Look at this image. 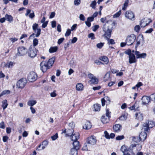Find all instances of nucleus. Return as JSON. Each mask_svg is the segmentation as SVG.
<instances>
[{
  "instance_id": "f257e3e1",
  "label": "nucleus",
  "mask_w": 155,
  "mask_h": 155,
  "mask_svg": "<svg viewBox=\"0 0 155 155\" xmlns=\"http://www.w3.org/2000/svg\"><path fill=\"white\" fill-rule=\"evenodd\" d=\"M115 24V22L111 20L107 21L103 25L102 29L104 33L103 36L107 39H109L111 36V33Z\"/></svg>"
},
{
  "instance_id": "f03ea898",
  "label": "nucleus",
  "mask_w": 155,
  "mask_h": 155,
  "mask_svg": "<svg viewBox=\"0 0 155 155\" xmlns=\"http://www.w3.org/2000/svg\"><path fill=\"white\" fill-rule=\"evenodd\" d=\"M96 138L94 136H91L87 138L86 142L85 143L82 148V150L87 151L89 150L93 145H94L96 143Z\"/></svg>"
},
{
  "instance_id": "7ed1b4c3",
  "label": "nucleus",
  "mask_w": 155,
  "mask_h": 155,
  "mask_svg": "<svg viewBox=\"0 0 155 155\" xmlns=\"http://www.w3.org/2000/svg\"><path fill=\"white\" fill-rule=\"evenodd\" d=\"M136 38V36L134 34L128 36L126 40L127 45H132L135 41Z\"/></svg>"
},
{
  "instance_id": "20e7f679",
  "label": "nucleus",
  "mask_w": 155,
  "mask_h": 155,
  "mask_svg": "<svg viewBox=\"0 0 155 155\" xmlns=\"http://www.w3.org/2000/svg\"><path fill=\"white\" fill-rule=\"evenodd\" d=\"M40 67L41 70L43 72H45L48 69L51 68L47 62L44 61H43L41 63Z\"/></svg>"
},
{
  "instance_id": "39448f33",
  "label": "nucleus",
  "mask_w": 155,
  "mask_h": 155,
  "mask_svg": "<svg viewBox=\"0 0 155 155\" xmlns=\"http://www.w3.org/2000/svg\"><path fill=\"white\" fill-rule=\"evenodd\" d=\"M37 74L34 71H31L28 74L27 78L29 81L33 82L37 80Z\"/></svg>"
},
{
  "instance_id": "423d86ee",
  "label": "nucleus",
  "mask_w": 155,
  "mask_h": 155,
  "mask_svg": "<svg viewBox=\"0 0 155 155\" xmlns=\"http://www.w3.org/2000/svg\"><path fill=\"white\" fill-rule=\"evenodd\" d=\"M88 78L91 80L88 81L90 84H96L98 83V80L97 78L94 76L92 74H89L88 75Z\"/></svg>"
},
{
  "instance_id": "0eeeda50",
  "label": "nucleus",
  "mask_w": 155,
  "mask_h": 155,
  "mask_svg": "<svg viewBox=\"0 0 155 155\" xmlns=\"http://www.w3.org/2000/svg\"><path fill=\"white\" fill-rule=\"evenodd\" d=\"M18 52L16 56H23L27 52V49L24 47L21 46L18 48Z\"/></svg>"
},
{
  "instance_id": "6e6552de",
  "label": "nucleus",
  "mask_w": 155,
  "mask_h": 155,
  "mask_svg": "<svg viewBox=\"0 0 155 155\" xmlns=\"http://www.w3.org/2000/svg\"><path fill=\"white\" fill-rule=\"evenodd\" d=\"M27 81L25 78H22L19 80L17 82V87L19 88H23L25 86Z\"/></svg>"
},
{
  "instance_id": "1a4fd4ad",
  "label": "nucleus",
  "mask_w": 155,
  "mask_h": 155,
  "mask_svg": "<svg viewBox=\"0 0 155 155\" xmlns=\"http://www.w3.org/2000/svg\"><path fill=\"white\" fill-rule=\"evenodd\" d=\"M38 51L35 48H30L28 51V56L31 58L35 57L37 55Z\"/></svg>"
},
{
  "instance_id": "9d476101",
  "label": "nucleus",
  "mask_w": 155,
  "mask_h": 155,
  "mask_svg": "<svg viewBox=\"0 0 155 155\" xmlns=\"http://www.w3.org/2000/svg\"><path fill=\"white\" fill-rule=\"evenodd\" d=\"M125 16L127 18L131 20H134L135 17L134 14L131 11H127L125 13Z\"/></svg>"
},
{
  "instance_id": "9b49d317",
  "label": "nucleus",
  "mask_w": 155,
  "mask_h": 155,
  "mask_svg": "<svg viewBox=\"0 0 155 155\" xmlns=\"http://www.w3.org/2000/svg\"><path fill=\"white\" fill-rule=\"evenodd\" d=\"M150 96L149 97L146 96H143L141 98L142 104L143 105L148 104L150 102Z\"/></svg>"
},
{
  "instance_id": "f8f14e48",
  "label": "nucleus",
  "mask_w": 155,
  "mask_h": 155,
  "mask_svg": "<svg viewBox=\"0 0 155 155\" xmlns=\"http://www.w3.org/2000/svg\"><path fill=\"white\" fill-rule=\"evenodd\" d=\"M137 45L140 44L143 45L144 42V40L142 35H139L138 36L137 39Z\"/></svg>"
},
{
  "instance_id": "ddd939ff",
  "label": "nucleus",
  "mask_w": 155,
  "mask_h": 155,
  "mask_svg": "<svg viewBox=\"0 0 155 155\" xmlns=\"http://www.w3.org/2000/svg\"><path fill=\"white\" fill-rule=\"evenodd\" d=\"M135 54L136 55V57L137 58H145L147 56V54L146 53H143L141 54L139 51H136L135 52Z\"/></svg>"
},
{
  "instance_id": "4468645a",
  "label": "nucleus",
  "mask_w": 155,
  "mask_h": 155,
  "mask_svg": "<svg viewBox=\"0 0 155 155\" xmlns=\"http://www.w3.org/2000/svg\"><path fill=\"white\" fill-rule=\"evenodd\" d=\"M141 141H144L147 138V134L146 132L142 131L139 136Z\"/></svg>"
},
{
  "instance_id": "2eb2a0df",
  "label": "nucleus",
  "mask_w": 155,
  "mask_h": 155,
  "mask_svg": "<svg viewBox=\"0 0 155 155\" xmlns=\"http://www.w3.org/2000/svg\"><path fill=\"white\" fill-rule=\"evenodd\" d=\"M31 10L30 9H28L27 10L26 13L25 14L26 16H28V15L29 17L31 18H32L35 17V14L33 11H32V12H31Z\"/></svg>"
},
{
  "instance_id": "dca6fc26",
  "label": "nucleus",
  "mask_w": 155,
  "mask_h": 155,
  "mask_svg": "<svg viewBox=\"0 0 155 155\" xmlns=\"http://www.w3.org/2000/svg\"><path fill=\"white\" fill-rule=\"evenodd\" d=\"M71 136V140L73 141H77V140L79 138V134L78 132H76Z\"/></svg>"
},
{
  "instance_id": "f3484780",
  "label": "nucleus",
  "mask_w": 155,
  "mask_h": 155,
  "mask_svg": "<svg viewBox=\"0 0 155 155\" xmlns=\"http://www.w3.org/2000/svg\"><path fill=\"white\" fill-rule=\"evenodd\" d=\"M137 61L135 56L134 54L129 56V62L130 64L135 63Z\"/></svg>"
},
{
  "instance_id": "a211bd4d",
  "label": "nucleus",
  "mask_w": 155,
  "mask_h": 155,
  "mask_svg": "<svg viewBox=\"0 0 155 155\" xmlns=\"http://www.w3.org/2000/svg\"><path fill=\"white\" fill-rule=\"evenodd\" d=\"M91 127V123L89 121L85 122L83 125V128L86 130L90 129Z\"/></svg>"
},
{
  "instance_id": "6ab92c4d",
  "label": "nucleus",
  "mask_w": 155,
  "mask_h": 155,
  "mask_svg": "<svg viewBox=\"0 0 155 155\" xmlns=\"http://www.w3.org/2000/svg\"><path fill=\"white\" fill-rule=\"evenodd\" d=\"M73 144L74 147L73 148L75 149L78 150L80 149L81 146L78 141H73Z\"/></svg>"
},
{
  "instance_id": "aec40b11",
  "label": "nucleus",
  "mask_w": 155,
  "mask_h": 155,
  "mask_svg": "<svg viewBox=\"0 0 155 155\" xmlns=\"http://www.w3.org/2000/svg\"><path fill=\"white\" fill-rule=\"evenodd\" d=\"M121 126L120 124H116L113 126V129L115 132H118L120 131Z\"/></svg>"
},
{
  "instance_id": "412c9836",
  "label": "nucleus",
  "mask_w": 155,
  "mask_h": 155,
  "mask_svg": "<svg viewBox=\"0 0 155 155\" xmlns=\"http://www.w3.org/2000/svg\"><path fill=\"white\" fill-rule=\"evenodd\" d=\"M41 30L40 28H37L36 29V32H35L36 33V34L35 35V34L33 33L31 34L30 36V38H31L32 37H34L35 35V37H38L41 34Z\"/></svg>"
},
{
  "instance_id": "4be33fe9",
  "label": "nucleus",
  "mask_w": 155,
  "mask_h": 155,
  "mask_svg": "<svg viewBox=\"0 0 155 155\" xmlns=\"http://www.w3.org/2000/svg\"><path fill=\"white\" fill-rule=\"evenodd\" d=\"M55 59V57H53L51 58L48 61V62H47V63L48 64V65H50V67H51L52 66L54 62Z\"/></svg>"
},
{
  "instance_id": "5701e85b",
  "label": "nucleus",
  "mask_w": 155,
  "mask_h": 155,
  "mask_svg": "<svg viewBox=\"0 0 155 155\" xmlns=\"http://www.w3.org/2000/svg\"><path fill=\"white\" fill-rule=\"evenodd\" d=\"M136 118L140 121H142L143 119V115L140 113H137L135 114Z\"/></svg>"
},
{
  "instance_id": "b1692460",
  "label": "nucleus",
  "mask_w": 155,
  "mask_h": 155,
  "mask_svg": "<svg viewBox=\"0 0 155 155\" xmlns=\"http://www.w3.org/2000/svg\"><path fill=\"white\" fill-rule=\"evenodd\" d=\"M5 17L6 19H7V20L10 23H11L13 21V18L11 15H8L7 14H6L5 15Z\"/></svg>"
},
{
  "instance_id": "393cba45",
  "label": "nucleus",
  "mask_w": 155,
  "mask_h": 155,
  "mask_svg": "<svg viewBox=\"0 0 155 155\" xmlns=\"http://www.w3.org/2000/svg\"><path fill=\"white\" fill-rule=\"evenodd\" d=\"M150 127L148 126L147 124L146 123H144L143 125V126L142 128L143 130H144L143 132H146L150 130Z\"/></svg>"
},
{
  "instance_id": "a878e982",
  "label": "nucleus",
  "mask_w": 155,
  "mask_h": 155,
  "mask_svg": "<svg viewBox=\"0 0 155 155\" xmlns=\"http://www.w3.org/2000/svg\"><path fill=\"white\" fill-rule=\"evenodd\" d=\"M74 132V130L73 129H70L68 128L67 130V134H66L65 137H68L69 136H71L73 134Z\"/></svg>"
},
{
  "instance_id": "bb28decb",
  "label": "nucleus",
  "mask_w": 155,
  "mask_h": 155,
  "mask_svg": "<svg viewBox=\"0 0 155 155\" xmlns=\"http://www.w3.org/2000/svg\"><path fill=\"white\" fill-rule=\"evenodd\" d=\"M37 101H36L31 100L28 102L27 104L28 106L31 107H32V106L35 105Z\"/></svg>"
},
{
  "instance_id": "cd10ccee",
  "label": "nucleus",
  "mask_w": 155,
  "mask_h": 155,
  "mask_svg": "<svg viewBox=\"0 0 155 155\" xmlns=\"http://www.w3.org/2000/svg\"><path fill=\"white\" fill-rule=\"evenodd\" d=\"M100 59L104 62L105 64H107L109 62L108 59L106 56H103L101 57Z\"/></svg>"
},
{
  "instance_id": "c85d7f7f",
  "label": "nucleus",
  "mask_w": 155,
  "mask_h": 155,
  "mask_svg": "<svg viewBox=\"0 0 155 155\" xmlns=\"http://www.w3.org/2000/svg\"><path fill=\"white\" fill-rule=\"evenodd\" d=\"M76 88L77 90L78 91H82L83 90V86L81 83H78L76 86Z\"/></svg>"
},
{
  "instance_id": "c756f323",
  "label": "nucleus",
  "mask_w": 155,
  "mask_h": 155,
  "mask_svg": "<svg viewBox=\"0 0 155 155\" xmlns=\"http://www.w3.org/2000/svg\"><path fill=\"white\" fill-rule=\"evenodd\" d=\"M110 73L109 71L107 73L104 78V81L105 82L108 80L110 77Z\"/></svg>"
},
{
  "instance_id": "7c9ffc66",
  "label": "nucleus",
  "mask_w": 155,
  "mask_h": 155,
  "mask_svg": "<svg viewBox=\"0 0 155 155\" xmlns=\"http://www.w3.org/2000/svg\"><path fill=\"white\" fill-rule=\"evenodd\" d=\"M146 123L147 124V125L150 128H152L155 126V122L152 120L149 121L148 122Z\"/></svg>"
},
{
  "instance_id": "2f4dec72",
  "label": "nucleus",
  "mask_w": 155,
  "mask_h": 155,
  "mask_svg": "<svg viewBox=\"0 0 155 155\" xmlns=\"http://www.w3.org/2000/svg\"><path fill=\"white\" fill-rule=\"evenodd\" d=\"M58 48L57 46L51 47L49 50V51L50 53H54L56 52L58 50Z\"/></svg>"
},
{
  "instance_id": "473e14b6",
  "label": "nucleus",
  "mask_w": 155,
  "mask_h": 155,
  "mask_svg": "<svg viewBox=\"0 0 155 155\" xmlns=\"http://www.w3.org/2000/svg\"><path fill=\"white\" fill-rule=\"evenodd\" d=\"M78 150L74 148H71L70 152V155H77Z\"/></svg>"
},
{
  "instance_id": "72a5a7b5",
  "label": "nucleus",
  "mask_w": 155,
  "mask_h": 155,
  "mask_svg": "<svg viewBox=\"0 0 155 155\" xmlns=\"http://www.w3.org/2000/svg\"><path fill=\"white\" fill-rule=\"evenodd\" d=\"M109 118H105V116H102L101 118V120L102 122L104 124L107 123L109 120Z\"/></svg>"
},
{
  "instance_id": "f704fd0d",
  "label": "nucleus",
  "mask_w": 155,
  "mask_h": 155,
  "mask_svg": "<svg viewBox=\"0 0 155 155\" xmlns=\"http://www.w3.org/2000/svg\"><path fill=\"white\" fill-rule=\"evenodd\" d=\"M2 107L3 108V110H4L7 107L8 104H7V101L6 100H4L2 101Z\"/></svg>"
},
{
  "instance_id": "c9c22d12",
  "label": "nucleus",
  "mask_w": 155,
  "mask_h": 155,
  "mask_svg": "<svg viewBox=\"0 0 155 155\" xmlns=\"http://www.w3.org/2000/svg\"><path fill=\"white\" fill-rule=\"evenodd\" d=\"M13 63L12 62H8L5 65V66L6 67L8 68H11L13 66Z\"/></svg>"
},
{
  "instance_id": "e433bc0d",
  "label": "nucleus",
  "mask_w": 155,
  "mask_h": 155,
  "mask_svg": "<svg viewBox=\"0 0 155 155\" xmlns=\"http://www.w3.org/2000/svg\"><path fill=\"white\" fill-rule=\"evenodd\" d=\"M132 140L134 142L136 143H138L141 141L140 139L138 137H133Z\"/></svg>"
},
{
  "instance_id": "4c0bfd02",
  "label": "nucleus",
  "mask_w": 155,
  "mask_h": 155,
  "mask_svg": "<svg viewBox=\"0 0 155 155\" xmlns=\"http://www.w3.org/2000/svg\"><path fill=\"white\" fill-rule=\"evenodd\" d=\"M94 108L95 111H99L101 108V106L98 104L94 105Z\"/></svg>"
},
{
  "instance_id": "58836bf2",
  "label": "nucleus",
  "mask_w": 155,
  "mask_h": 155,
  "mask_svg": "<svg viewBox=\"0 0 155 155\" xmlns=\"http://www.w3.org/2000/svg\"><path fill=\"white\" fill-rule=\"evenodd\" d=\"M48 142L46 141H44L42 143V149H45L48 145Z\"/></svg>"
},
{
  "instance_id": "ea45409f",
  "label": "nucleus",
  "mask_w": 155,
  "mask_h": 155,
  "mask_svg": "<svg viewBox=\"0 0 155 155\" xmlns=\"http://www.w3.org/2000/svg\"><path fill=\"white\" fill-rule=\"evenodd\" d=\"M97 3L95 1H94L92 2L91 3L90 5V6L93 9H95V6L96 5Z\"/></svg>"
},
{
  "instance_id": "a19ab883",
  "label": "nucleus",
  "mask_w": 155,
  "mask_h": 155,
  "mask_svg": "<svg viewBox=\"0 0 155 155\" xmlns=\"http://www.w3.org/2000/svg\"><path fill=\"white\" fill-rule=\"evenodd\" d=\"M120 150L123 153L127 152V148L125 145L122 146Z\"/></svg>"
},
{
  "instance_id": "79ce46f5",
  "label": "nucleus",
  "mask_w": 155,
  "mask_h": 155,
  "mask_svg": "<svg viewBox=\"0 0 155 155\" xmlns=\"http://www.w3.org/2000/svg\"><path fill=\"white\" fill-rule=\"evenodd\" d=\"M38 25L36 23H35L32 26V29L35 32H36V29L38 27Z\"/></svg>"
},
{
  "instance_id": "37998d69",
  "label": "nucleus",
  "mask_w": 155,
  "mask_h": 155,
  "mask_svg": "<svg viewBox=\"0 0 155 155\" xmlns=\"http://www.w3.org/2000/svg\"><path fill=\"white\" fill-rule=\"evenodd\" d=\"M121 14L120 10L119 11L113 15L114 18H116L119 17Z\"/></svg>"
},
{
  "instance_id": "c03bdc74",
  "label": "nucleus",
  "mask_w": 155,
  "mask_h": 155,
  "mask_svg": "<svg viewBox=\"0 0 155 155\" xmlns=\"http://www.w3.org/2000/svg\"><path fill=\"white\" fill-rule=\"evenodd\" d=\"M38 44V40L37 38H34L33 40V45L34 46H36Z\"/></svg>"
},
{
  "instance_id": "a18cd8bd",
  "label": "nucleus",
  "mask_w": 155,
  "mask_h": 155,
  "mask_svg": "<svg viewBox=\"0 0 155 155\" xmlns=\"http://www.w3.org/2000/svg\"><path fill=\"white\" fill-rule=\"evenodd\" d=\"M10 93V91L9 90H5L3 91L2 93L3 95H5L6 94H8Z\"/></svg>"
},
{
  "instance_id": "49530a36",
  "label": "nucleus",
  "mask_w": 155,
  "mask_h": 155,
  "mask_svg": "<svg viewBox=\"0 0 155 155\" xmlns=\"http://www.w3.org/2000/svg\"><path fill=\"white\" fill-rule=\"evenodd\" d=\"M138 108V107H136L135 104H134V105L132 106L131 107H129L130 109L131 110H137Z\"/></svg>"
},
{
  "instance_id": "de8ad7c7",
  "label": "nucleus",
  "mask_w": 155,
  "mask_h": 155,
  "mask_svg": "<svg viewBox=\"0 0 155 155\" xmlns=\"http://www.w3.org/2000/svg\"><path fill=\"white\" fill-rule=\"evenodd\" d=\"M104 44V43H98L97 45V48L101 49L103 46Z\"/></svg>"
},
{
  "instance_id": "09e8293b",
  "label": "nucleus",
  "mask_w": 155,
  "mask_h": 155,
  "mask_svg": "<svg viewBox=\"0 0 155 155\" xmlns=\"http://www.w3.org/2000/svg\"><path fill=\"white\" fill-rule=\"evenodd\" d=\"M99 28V26L98 25H95L92 27V30L94 31H96Z\"/></svg>"
},
{
  "instance_id": "8fccbe9b",
  "label": "nucleus",
  "mask_w": 155,
  "mask_h": 155,
  "mask_svg": "<svg viewBox=\"0 0 155 155\" xmlns=\"http://www.w3.org/2000/svg\"><path fill=\"white\" fill-rule=\"evenodd\" d=\"M68 126L69 127L71 128V129H73L75 126L74 123L73 122H71L69 124Z\"/></svg>"
},
{
  "instance_id": "3c124183",
  "label": "nucleus",
  "mask_w": 155,
  "mask_h": 155,
  "mask_svg": "<svg viewBox=\"0 0 155 155\" xmlns=\"http://www.w3.org/2000/svg\"><path fill=\"white\" fill-rule=\"evenodd\" d=\"M88 37L89 38H91L92 39H95L94 35L93 33H91L88 35Z\"/></svg>"
},
{
  "instance_id": "603ef678",
  "label": "nucleus",
  "mask_w": 155,
  "mask_h": 155,
  "mask_svg": "<svg viewBox=\"0 0 155 155\" xmlns=\"http://www.w3.org/2000/svg\"><path fill=\"white\" fill-rule=\"evenodd\" d=\"M71 30L70 29H68L65 34V36L66 37L69 36L71 34Z\"/></svg>"
},
{
  "instance_id": "864d4df0",
  "label": "nucleus",
  "mask_w": 155,
  "mask_h": 155,
  "mask_svg": "<svg viewBox=\"0 0 155 155\" xmlns=\"http://www.w3.org/2000/svg\"><path fill=\"white\" fill-rule=\"evenodd\" d=\"M57 133H56L54 135L51 137V138L53 140H54L58 138Z\"/></svg>"
},
{
  "instance_id": "5fc2aeb1",
  "label": "nucleus",
  "mask_w": 155,
  "mask_h": 155,
  "mask_svg": "<svg viewBox=\"0 0 155 155\" xmlns=\"http://www.w3.org/2000/svg\"><path fill=\"white\" fill-rule=\"evenodd\" d=\"M140 28L139 25H136L134 28V30L136 32H138L140 29Z\"/></svg>"
},
{
  "instance_id": "6e6d98bb",
  "label": "nucleus",
  "mask_w": 155,
  "mask_h": 155,
  "mask_svg": "<svg viewBox=\"0 0 155 155\" xmlns=\"http://www.w3.org/2000/svg\"><path fill=\"white\" fill-rule=\"evenodd\" d=\"M104 136L107 139H110V137H109V134L107 133V132L106 131H104Z\"/></svg>"
},
{
  "instance_id": "4d7b16f0",
  "label": "nucleus",
  "mask_w": 155,
  "mask_h": 155,
  "mask_svg": "<svg viewBox=\"0 0 155 155\" xmlns=\"http://www.w3.org/2000/svg\"><path fill=\"white\" fill-rule=\"evenodd\" d=\"M124 138L123 135L118 136L116 137V139L117 140H120Z\"/></svg>"
},
{
  "instance_id": "13d9d810",
  "label": "nucleus",
  "mask_w": 155,
  "mask_h": 155,
  "mask_svg": "<svg viewBox=\"0 0 155 155\" xmlns=\"http://www.w3.org/2000/svg\"><path fill=\"white\" fill-rule=\"evenodd\" d=\"M108 41V42L109 44H114L115 43L114 40L113 39H107Z\"/></svg>"
},
{
  "instance_id": "bf43d9fd",
  "label": "nucleus",
  "mask_w": 155,
  "mask_h": 155,
  "mask_svg": "<svg viewBox=\"0 0 155 155\" xmlns=\"http://www.w3.org/2000/svg\"><path fill=\"white\" fill-rule=\"evenodd\" d=\"M126 117L125 115L121 116L119 118L121 120H124L126 119Z\"/></svg>"
},
{
  "instance_id": "052dcab7",
  "label": "nucleus",
  "mask_w": 155,
  "mask_h": 155,
  "mask_svg": "<svg viewBox=\"0 0 155 155\" xmlns=\"http://www.w3.org/2000/svg\"><path fill=\"white\" fill-rule=\"evenodd\" d=\"M64 39L63 38L59 39L58 41V45H60L61 43H62L63 42V41H64Z\"/></svg>"
},
{
  "instance_id": "680f3d73",
  "label": "nucleus",
  "mask_w": 155,
  "mask_h": 155,
  "mask_svg": "<svg viewBox=\"0 0 155 155\" xmlns=\"http://www.w3.org/2000/svg\"><path fill=\"white\" fill-rule=\"evenodd\" d=\"M110 112L109 111V110L107 109L106 110V116H107L108 118L110 117Z\"/></svg>"
},
{
  "instance_id": "e2e57ef3",
  "label": "nucleus",
  "mask_w": 155,
  "mask_h": 155,
  "mask_svg": "<svg viewBox=\"0 0 155 155\" xmlns=\"http://www.w3.org/2000/svg\"><path fill=\"white\" fill-rule=\"evenodd\" d=\"M0 128L3 129L5 128V124L3 121L0 123Z\"/></svg>"
},
{
  "instance_id": "0e129e2a",
  "label": "nucleus",
  "mask_w": 155,
  "mask_h": 155,
  "mask_svg": "<svg viewBox=\"0 0 155 155\" xmlns=\"http://www.w3.org/2000/svg\"><path fill=\"white\" fill-rule=\"evenodd\" d=\"M80 19L82 21H84L85 19V18L83 14H81L79 16Z\"/></svg>"
},
{
  "instance_id": "69168bd1",
  "label": "nucleus",
  "mask_w": 155,
  "mask_h": 155,
  "mask_svg": "<svg viewBox=\"0 0 155 155\" xmlns=\"http://www.w3.org/2000/svg\"><path fill=\"white\" fill-rule=\"evenodd\" d=\"M131 51L130 49L128 50L125 51V53L129 55V56L131 54H133V53H131Z\"/></svg>"
},
{
  "instance_id": "338daca9",
  "label": "nucleus",
  "mask_w": 155,
  "mask_h": 155,
  "mask_svg": "<svg viewBox=\"0 0 155 155\" xmlns=\"http://www.w3.org/2000/svg\"><path fill=\"white\" fill-rule=\"evenodd\" d=\"M56 26V21H55L51 22V26L52 28H55Z\"/></svg>"
},
{
  "instance_id": "774afa93",
  "label": "nucleus",
  "mask_w": 155,
  "mask_h": 155,
  "mask_svg": "<svg viewBox=\"0 0 155 155\" xmlns=\"http://www.w3.org/2000/svg\"><path fill=\"white\" fill-rule=\"evenodd\" d=\"M77 26V24H74L73 25V26L71 27V30L72 31H74L76 28Z\"/></svg>"
}]
</instances>
